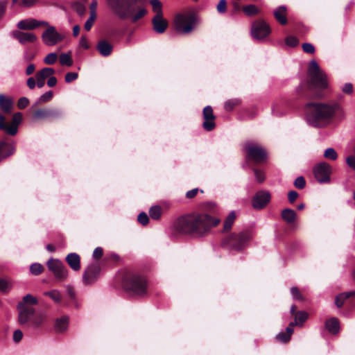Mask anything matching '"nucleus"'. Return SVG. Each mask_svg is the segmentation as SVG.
I'll list each match as a JSON object with an SVG mask.
<instances>
[{"mask_svg": "<svg viewBox=\"0 0 355 355\" xmlns=\"http://www.w3.org/2000/svg\"><path fill=\"white\" fill-rule=\"evenodd\" d=\"M202 207L208 213L194 211L179 217L173 223L175 230L179 234L194 236H204L208 234L212 227L219 224L220 220L211 215L216 209L214 203L205 202Z\"/></svg>", "mask_w": 355, "mask_h": 355, "instance_id": "nucleus-1", "label": "nucleus"}, {"mask_svg": "<svg viewBox=\"0 0 355 355\" xmlns=\"http://www.w3.org/2000/svg\"><path fill=\"white\" fill-rule=\"evenodd\" d=\"M305 109L309 123L315 128L326 127L334 119L341 121L345 116L343 109L336 101L310 102L306 103Z\"/></svg>", "mask_w": 355, "mask_h": 355, "instance_id": "nucleus-2", "label": "nucleus"}, {"mask_svg": "<svg viewBox=\"0 0 355 355\" xmlns=\"http://www.w3.org/2000/svg\"><path fill=\"white\" fill-rule=\"evenodd\" d=\"M328 87L326 73L315 60H311L308 67L307 79L298 88L300 96L308 99H320L324 96V90Z\"/></svg>", "mask_w": 355, "mask_h": 355, "instance_id": "nucleus-3", "label": "nucleus"}, {"mask_svg": "<svg viewBox=\"0 0 355 355\" xmlns=\"http://www.w3.org/2000/svg\"><path fill=\"white\" fill-rule=\"evenodd\" d=\"M113 12L121 19L136 23L147 14L148 0H107Z\"/></svg>", "mask_w": 355, "mask_h": 355, "instance_id": "nucleus-4", "label": "nucleus"}, {"mask_svg": "<svg viewBox=\"0 0 355 355\" xmlns=\"http://www.w3.org/2000/svg\"><path fill=\"white\" fill-rule=\"evenodd\" d=\"M36 297L31 294L25 295L17 304L19 311L18 321L21 325L30 324L34 327H40L45 320V315L42 313H35V309L30 305L37 304Z\"/></svg>", "mask_w": 355, "mask_h": 355, "instance_id": "nucleus-5", "label": "nucleus"}, {"mask_svg": "<svg viewBox=\"0 0 355 355\" xmlns=\"http://www.w3.org/2000/svg\"><path fill=\"white\" fill-rule=\"evenodd\" d=\"M121 282L123 290L131 296L143 297L148 293L147 279L139 272L123 271L121 275Z\"/></svg>", "mask_w": 355, "mask_h": 355, "instance_id": "nucleus-6", "label": "nucleus"}, {"mask_svg": "<svg viewBox=\"0 0 355 355\" xmlns=\"http://www.w3.org/2000/svg\"><path fill=\"white\" fill-rule=\"evenodd\" d=\"M250 240V234L248 231L239 233L233 232L225 236L221 241V246L229 250L241 251L245 248Z\"/></svg>", "mask_w": 355, "mask_h": 355, "instance_id": "nucleus-7", "label": "nucleus"}, {"mask_svg": "<svg viewBox=\"0 0 355 355\" xmlns=\"http://www.w3.org/2000/svg\"><path fill=\"white\" fill-rule=\"evenodd\" d=\"M197 21V14L193 10L178 13L174 18V27L178 32L189 33L194 29Z\"/></svg>", "mask_w": 355, "mask_h": 355, "instance_id": "nucleus-8", "label": "nucleus"}, {"mask_svg": "<svg viewBox=\"0 0 355 355\" xmlns=\"http://www.w3.org/2000/svg\"><path fill=\"white\" fill-rule=\"evenodd\" d=\"M246 162H252L256 164H263L268 159V153L264 148L253 141H245L243 144Z\"/></svg>", "mask_w": 355, "mask_h": 355, "instance_id": "nucleus-9", "label": "nucleus"}, {"mask_svg": "<svg viewBox=\"0 0 355 355\" xmlns=\"http://www.w3.org/2000/svg\"><path fill=\"white\" fill-rule=\"evenodd\" d=\"M40 105H32L31 114L35 121H54L63 116L62 109L55 107H40Z\"/></svg>", "mask_w": 355, "mask_h": 355, "instance_id": "nucleus-10", "label": "nucleus"}, {"mask_svg": "<svg viewBox=\"0 0 355 355\" xmlns=\"http://www.w3.org/2000/svg\"><path fill=\"white\" fill-rule=\"evenodd\" d=\"M22 120V114L20 112L14 114L10 124L6 121V117L0 113V130L5 131L7 134L14 136L17 133L18 125Z\"/></svg>", "mask_w": 355, "mask_h": 355, "instance_id": "nucleus-11", "label": "nucleus"}, {"mask_svg": "<svg viewBox=\"0 0 355 355\" xmlns=\"http://www.w3.org/2000/svg\"><path fill=\"white\" fill-rule=\"evenodd\" d=\"M48 269L59 282L64 281L68 276V270L59 259L51 258L47 261Z\"/></svg>", "mask_w": 355, "mask_h": 355, "instance_id": "nucleus-12", "label": "nucleus"}, {"mask_svg": "<svg viewBox=\"0 0 355 355\" xmlns=\"http://www.w3.org/2000/svg\"><path fill=\"white\" fill-rule=\"evenodd\" d=\"M331 166L329 164L322 162L318 163L313 168V174L317 181L321 184L330 182L331 174Z\"/></svg>", "mask_w": 355, "mask_h": 355, "instance_id": "nucleus-13", "label": "nucleus"}, {"mask_svg": "<svg viewBox=\"0 0 355 355\" xmlns=\"http://www.w3.org/2000/svg\"><path fill=\"white\" fill-rule=\"evenodd\" d=\"M101 267L98 261L90 263L83 274V282L85 285H92L97 281L100 276Z\"/></svg>", "mask_w": 355, "mask_h": 355, "instance_id": "nucleus-14", "label": "nucleus"}, {"mask_svg": "<svg viewBox=\"0 0 355 355\" xmlns=\"http://www.w3.org/2000/svg\"><path fill=\"white\" fill-rule=\"evenodd\" d=\"M271 33L270 25L263 19H257L252 25L251 33L256 40H263Z\"/></svg>", "mask_w": 355, "mask_h": 355, "instance_id": "nucleus-15", "label": "nucleus"}, {"mask_svg": "<svg viewBox=\"0 0 355 355\" xmlns=\"http://www.w3.org/2000/svg\"><path fill=\"white\" fill-rule=\"evenodd\" d=\"M47 28L43 32L42 39L43 42L47 46H55L64 39L63 35L60 34L54 26H46Z\"/></svg>", "mask_w": 355, "mask_h": 355, "instance_id": "nucleus-16", "label": "nucleus"}, {"mask_svg": "<svg viewBox=\"0 0 355 355\" xmlns=\"http://www.w3.org/2000/svg\"><path fill=\"white\" fill-rule=\"evenodd\" d=\"M202 116L204 121L202 123V128L207 132L212 131L216 128V116L214 114V111L210 105L204 107L202 110Z\"/></svg>", "mask_w": 355, "mask_h": 355, "instance_id": "nucleus-17", "label": "nucleus"}, {"mask_svg": "<svg viewBox=\"0 0 355 355\" xmlns=\"http://www.w3.org/2000/svg\"><path fill=\"white\" fill-rule=\"evenodd\" d=\"M270 194L267 191H259L257 192L252 198V207L255 209H263L270 201Z\"/></svg>", "mask_w": 355, "mask_h": 355, "instance_id": "nucleus-18", "label": "nucleus"}, {"mask_svg": "<svg viewBox=\"0 0 355 355\" xmlns=\"http://www.w3.org/2000/svg\"><path fill=\"white\" fill-rule=\"evenodd\" d=\"M16 152L15 143L0 141V163L6 158L13 155Z\"/></svg>", "mask_w": 355, "mask_h": 355, "instance_id": "nucleus-19", "label": "nucleus"}, {"mask_svg": "<svg viewBox=\"0 0 355 355\" xmlns=\"http://www.w3.org/2000/svg\"><path fill=\"white\" fill-rule=\"evenodd\" d=\"M41 26H48L45 21H38L35 19L21 20L17 24V28L21 30H34Z\"/></svg>", "mask_w": 355, "mask_h": 355, "instance_id": "nucleus-20", "label": "nucleus"}, {"mask_svg": "<svg viewBox=\"0 0 355 355\" xmlns=\"http://www.w3.org/2000/svg\"><path fill=\"white\" fill-rule=\"evenodd\" d=\"M152 25L155 33L162 34L166 31L168 22L164 18V15L154 16L152 19Z\"/></svg>", "mask_w": 355, "mask_h": 355, "instance_id": "nucleus-21", "label": "nucleus"}, {"mask_svg": "<svg viewBox=\"0 0 355 355\" xmlns=\"http://www.w3.org/2000/svg\"><path fill=\"white\" fill-rule=\"evenodd\" d=\"M13 37L21 44H25L28 42L35 43L37 40V37L35 34L28 32L17 31L13 33Z\"/></svg>", "mask_w": 355, "mask_h": 355, "instance_id": "nucleus-22", "label": "nucleus"}, {"mask_svg": "<svg viewBox=\"0 0 355 355\" xmlns=\"http://www.w3.org/2000/svg\"><path fill=\"white\" fill-rule=\"evenodd\" d=\"M113 45L105 39L99 40L96 45V49L99 53L104 57L110 55L113 51Z\"/></svg>", "mask_w": 355, "mask_h": 355, "instance_id": "nucleus-23", "label": "nucleus"}, {"mask_svg": "<svg viewBox=\"0 0 355 355\" xmlns=\"http://www.w3.org/2000/svg\"><path fill=\"white\" fill-rule=\"evenodd\" d=\"M65 261L73 270L79 271L80 270V257L77 253L68 254Z\"/></svg>", "mask_w": 355, "mask_h": 355, "instance_id": "nucleus-24", "label": "nucleus"}, {"mask_svg": "<svg viewBox=\"0 0 355 355\" xmlns=\"http://www.w3.org/2000/svg\"><path fill=\"white\" fill-rule=\"evenodd\" d=\"M286 8L284 6H279L273 12L275 19L281 25H286L288 23Z\"/></svg>", "mask_w": 355, "mask_h": 355, "instance_id": "nucleus-25", "label": "nucleus"}, {"mask_svg": "<svg viewBox=\"0 0 355 355\" xmlns=\"http://www.w3.org/2000/svg\"><path fill=\"white\" fill-rule=\"evenodd\" d=\"M281 217L286 223L292 224L297 219V214L293 209L286 208L282 211Z\"/></svg>", "mask_w": 355, "mask_h": 355, "instance_id": "nucleus-26", "label": "nucleus"}, {"mask_svg": "<svg viewBox=\"0 0 355 355\" xmlns=\"http://www.w3.org/2000/svg\"><path fill=\"white\" fill-rule=\"evenodd\" d=\"M291 314L294 316L296 321L302 325L308 318V314L305 311H297V306L293 304L291 308Z\"/></svg>", "mask_w": 355, "mask_h": 355, "instance_id": "nucleus-27", "label": "nucleus"}, {"mask_svg": "<svg viewBox=\"0 0 355 355\" xmlns=\"http://www.w3.org/2000/svg\"><path fill=\"white\" fill-rule=\"evenodd\" d=\"M12 101L11 98L0 94V109L6 114H10L12 109Z\"/></svg>", "mask_w": 355, "mask_h": 355, "instance_id": "nucleus-28", "label": "nucleus"}, {"mask_svg": "<svg viewBox=\"0 0 355 355\" xmlns=\"http://www.w3.org/2000/svg\"><path fill=\"white\" fill-rule=\"evenodd\" d=\"M354 297H355L354 291L340 293L335 298V304L337 307L340 308L347 300Z\"/></svg>", "mask_w": 355, "mask_h": 355, "instance_id": "nucleus-29", "label": "nucleus"}, {"mask_svg": "<svg viewBox=\"0 0 355 355\" xmlns=\"http://www.w3.org/2000/svg\"><path fill=\"white\" fill-rule=\"evenodd\" d=\"M69 324V318L66 315L58 318L55 323V329L58 332H63L67 330Z\"/></svg>", "mask_w": 355, "mask_h": 355, "instance_id": "nucleus-30", "label": "nucleus"}, {"mask_svg": "<svg viewBox=\"0 0 355 355\" xmlns=\"http://www.w3.org/2000/svg\"><path fill=\"white\" fill-rule=\"evenodd\" d=\"M327 329L331 334H337L339 331V321L336 318H331L325 322Z\"/></svg>", "mask_w": 355, "mask_h": 355, "instance_id": "nucleus-31", "label": "nucleus"}, {"mask_svg": "<svg viewBox=\"0 0 355 355\" xmlns=\"http://www.w3.org/2000/svg\"><path fill=\"white\" fill-rule=\"evenodd\" d=\"M293 330H291L290 328H286V331L280 332L278 334L275 339L277 341L282 343H287L291 338V335L293 334Z\"/></svg>", "mask_w": 355, "mask_h": 355, "instance_id": "nucleus-32", "label": "nucleus"}, {"mask_svg": "<svg viewBox=\"0 0 355 355\" xmlns=\"http://www.w3.org/2000/svg\"><path fill=\"white\" fill-rule=\"evenodd\" d=\"M148 3L152 6V10L155 13V16H162L163 14V5L159 0H149Z\"/></svg>", "mask_w": 355, "mask_h": 355, "instance_id": "nucleus-33", "label": "nucleus"}, {"mask_svg": "<svg viewBox=\"0 0 355 355\" xmlns=\"http://www.w3.org/2000/svg\"><path fill=\"white\" fill-rule=\"evenodd\" d=\"M236 219V214L234 211L229 214L227 217L224 221L223 232H228L231 230L232 226Z\"/></svg>", "mask_w": 355, "mask_h": 355, "instance_id": "nucleus-34", "label": "nucleus"}, {"mask_svg": "<svg viewBox=\"0 0 355 355\" xmlns=\"http://www.w3.org/2000/svg\"><path fill=\"white\" fill-rule=\"evenodd\" d=\"M53 97V92L52 91H49L43 94L37 100V101L33 105H40L42 103H48L52 100Z\"/></svg>", "mask_w": 355, "mask_h": 355, "instance_id": "nucleus-35", "label": "nucleus"}, {"mask_svg": "<svg viewBox=\"0 0 355 355\" xmlns=\"http://www.w3.org/2000/svg\"><path fill=\"white\" fill-rule=\"evenodd\" d=\"M242 10L245 15L249 17L254 16L259 13V8L253 4L244 6L242 8Z\"/></svg>", "mask_w": 355, "mask_h": 355, "instance_id": "nucleus-36", "label": "nucleus"}, {"mask_svg": "<svg viewBox=\"0 0 355 355\" xmlns=\"http://www.w3.org/2000/svg\"><path fill=\"white\" fill-rule=\"evenodd\" d=\"M241 103V100L239 98H232L225 103L224 108L227 112L232 111L236 107Z\"/></svg>", "mask_w": 355, "mask_h": 355, "instance_id": "nucleus-37", "label": "nucleus"}, {"mask_svg": "<svg viewBox=\"0 0 355 355\" xmlns=\"http://www.w3.org/2000/svg\"><path fill=\"white\" fill-rule=\"evenodd\" d=\"M44 295L51 297L56 303H60L62 301V295L58 290L46 291Z\"/></svg>", "mask_w": 355, "mask_h": 355, "instance_id": "nucleus-38", "label": "nucleus"}, {"mask_svg": "<svg viewBox=\"0 0 355 355\" xmlns=\"http://www.w3.org/2000/svg\"><path fill=\"white\" fill-rule=\"evenodd\" d=\"M60 63L62 65L71 67L73 64V60L70 54L62 53L60 55Z\"/></svg>", "mask_w": 355, "mask_h": 355, "instance_id": "nucleus-39", "label": "nucleus"}, {"mask_svg": "<svg viewBox=\"0 0 355 355\" xmlns=\"http://www.w3.org/2000/svg\"><path fill=\"white\" fill-rule=\"evenodd\" d=\"M162 208L159 206H153L149 210L150 216L154 220H158L162 215Z\"/></svg>", "mask_w": 355, "mask_h": 355, "instance_id": "nucleus-40", "label": "nucleus"}, {"mask_svg": "<svg viewBox=\"0 0 355 355\" xmlns=\"http://www.w3.org/2000/svg\"><path fill=\"white\" fill-rule=\"evenodd\" d=\"M71 8L80 16H83L86 10L85 6L79 1L73 2L72 3Z\"/></svg>", "mask_w": 355, "mask_h": 355, "instance_id": "nucleus-41", "label": "nucleus"}, {"mask_svg": "<svg viewBox=\"0 0 355 355\" xmlns=\"http://www.w3.org/2000/svg\"><path fill=\"white\" fill-rule=\"evenodd\" d=\"M324 157L327 159L334 161L338 158V153L333 148H329L324 150Z\"/></svg>", "mask_w": 355, "mask_h": 355, "instance_id": "nucleus-42", "label": "nucleus"}, {"mask_svg": "<svg viewBox=\"0 0 355 355\" xmlns=\"http://www.w3.org/2000/svg\"><path fill=\"white\" fill-rule=\"evenodd\" d=\"M44 270V266L38 263H35L31 265L30 271L34 275H40Z\"/></svg>", "mask_w": 355, "mask_h": 355, "instance_id": "nucleus-43", "label": "nucleus"}, {"mask_svg": "<svg viewBox=\"0 0 355 355\" xmlns=\"http://www.w3.org/2000/svg\"><path fill=\"white\" fill-rule=\"evenodd\" d=\"M55 72V69L51 67H45L37 71V73L41 75L45 80L53 76Z\"/></svg>", "mask_w": 355, "mask_h": 355, "instance_id": "nucleus-44", "label": "nucleus"}, {"mask_svg": "<svg viewBox=\"0 0 355 355\" xmlns=\"http://www.w3.org/2000/svg\"><path fill=\"white\" fill-rule=\"evenodd\" d=\"M285 103L283 101H279L273 104L272 107V112L274 115L279 116L284 114V112L281 110L280 107Z\"/></svg>", "mask_w": 355, "mask_h": 355, "instance_id": "nucleus-45", "label": "nucleus"}, {"mask_svg": "<svg viewBox=\"0 0 355 355\" xmlns=\"http://www.w3.org/2000/svg\"><path fill=\"white\" fill-rule=\"evenodd\" d=\"M58 59V55L55 53H49L44 58V62L46 64H53Z\"/></svg>", "mask_w": 355, "mask_h": 355, "instance_id": "nucleus-46", "label": "nucleus"}, {"mask_svg": "<svg viewBox=\"0 0 355 355\" xmlns=\"http://www.w3.org/2000/svg\"><path fill=\"white\" fill-rule=\"evenodd\" d=\"M285 42L289 46L295 47L298 45L299 40L295 36L289 35L286 37Z\"/></svg>", "mask_w": 355, "mask_h": 355, "instance_id": "nucleus-47", "label": "nucleus"}, {"mask_svg": "<svg viewBox=\"0 0 355 355\" xmlns=\"http://www.w3.org/2000/svg\"><path fill=\"white\" fill-rule=\"evenodd\" d=\"M294 186L298 189H302L306 186V181L304 177L300 176L294 181Z\"/></svg>", "mask_w": 355, "mask_h": 355, "instance_id": "nucleus-48", "label": "nucleus"}, {"mask_svg": "<svg viewBox=\"0 0 355 355\" xmlns=\"http://www.w3.org/2000/svg\"><path fill=\"white\" fill-rule=\"evenodd\" d=\"M40 0H21L19 7L31 8L34 6Z\"/></svg>", "mask_w": 355, "mask_h": 355, "instance_id": "nucleus-49", "label": "nucleus"}, {"mask_svg": "<svg viewBox=\"0 0 355 355\" xmlns=\"http://www.w3.org/2000/svg\"><path fill=\"white\" fill-rule=\"evenodd\" d=\"M137 220L142 225H146L149 222V218L145 212H141L138 215Z\"/></svg>", "mask_w": 355, "mask_h": 355, "instance_id": "nucleus-50", "label": "nucleus"}, {"mask_svg": "<svg viewBox=\"0 0 355 355\" xmlns=\"http://www.w3.org/2000/svg\"><path fill=\"white\" fill-rule=\"evenodd\" d=\"M78 77V74L76 72H68L66 73L64 79L67 83H71L76 80Z\"/></svg>", "mask_w": 355, "mask_h": 355, "instance_id": "nucleus-51", "label": "nucleus"}, {"mask_svg": "<svg viewBox=\"0 0 355 355\" xmlns=\"http://www.w3.org/2000/svg\"><path fill=\"white\" fill-rule=\"evenodd\" d=\"M29 104V100L26 97H21L17 102V107L20 110L26 108Z\"/></svg>", "mask_w": 355, "mask_h": 355, "instance_id": "nucleus-52", "label": "nucleus"}, {"mask_svg": "<svg viewBox=\"0 0 355 355\" xmlns=\"http://www.w3.org/2000/svg\"><path fill=\"white\" fill-rule=\"evenodd\" d=\"M302 49L305 53L309 54H313L315 51L314 46L310 43H304L302 44Z\"/></svg>", "mask_w": 355, "mask_h": 355, "instance_id": "nucleus-53", "label": "nucleus"}, {"mask_svg": "<svg viewBox=\"0 0 355 355\" xmlns=\"http://www.w3.org/2000/svg\"><path fill=\"white\" fill-rule=\"evenodd\" d=\"M254 173L257 180L259 182L261 183L265 180V175L262 171L257 169V168H254Z\"/></svg>", "mask_w": 355, "mask_h": 355, "instance_id": "nucleus-54", "label": "nucleus"}, {"mask_svg": "<svg viewBox=\"0 0 355 355\" xmlns=\"http://www.w3.org/2000/svg\"><path fill=\"white\" fill-rule=\"evenodd\" d=\"M199 191H200L201 193H203V190H200L198 188L193 189L190 191H188L186 193L185 196L188 199H193L197 196V194Z\"/></svg>", "mask_w": 355, "mask_h": 355, "instance_id": "nucleus-55", "label": "nucleus"}, {"mask_svg": "<svg viewBox=\"0 0 355 355\" xmlns=\"http://www.w3.org/2000/svg\"><path fill=\"white\" fill-rule=\"evenodd\" d=\"M217 11L219 13H225L227 10V1L226 0H220L217 5Z\"/></svg>", "mask_w": 355, "mask_h": 355, "instance_id": "nucleus-56", "label": "nucleus"}, {"mask_svg": "<svg viewBox=\"0 0 355 355\" xmlns=\"http://www.w3.org/2000/svg\"><path fill=\"white\" fill-rule=\"evenodd\" d=\"M35 79L38 88H42L44 86L45 79L37 72L35 74Z\"/></svg>", "mask_w": 355, "mask_h": 355, "instance_id": "nucleus-57", "label": "nucleus"}, {"mask_svg": "<svg viewBox=\"0 0 355 355\" xmlns=\"http://www.w3.org/2000/svg\"><path fill=\"white\" fill-rule=\"evenodd\" d=\"M8 3V0L0 1V20L3 18L6 13V7Z\"/></svg>", "mask_w": 355, "mask_h": 355, "instance_id": "nucleus-58", "label": "nucleus"}, {"mask_svg": "<svg viewBox=\"0 0 355 355\" xmlns=\"http://www.w3.org/2000/svg\"><path fill=\"white\" fill-rule=\"evenodd\" d=\"M9 288V283L6 279L0 278V291L1 292L6 293Z\"/></svg>", "mask_w": 355, "mask_h": 355, "instance_id": "nucleus-59", "label": "nucleus"}, {"mask_svg": "<svg viewBox=\"0 0 355 355\" xmlns=\"http://www.w3.org/2000/svg\"><path fill=\"white\" fill-rule=\"evenodd\" d=\"M103 255V250L101 247H97L93 252V257L96 260L100 259Z\"/></svg>", "mask_w": 355, "mask_h": 355, "instance_id": "nucleus-60", "label": "nucleus"}, {"mask_svg": "<svg viewBox=\"0 0 355 355\" xmlns=\"http://www.w3.org/2000/svg\"><path fill=\"white\" fill-rule=\"evenodd\" d=\"M23 338V332L17 329L13 333V340L15 343H19Z\"/></svg>", "mask_w": 355, "mask_h": 355, "instance_id": "nucleus-61", "label": "nucleus"}, {"mask_svg": "<svg viewBox=\"0 0 355 355\" xmlns=\"http://www.w3.org/2000/svg\"><path fill=\"white\" fill-rule=\"evenodd\" d=\"M291 291L294 298L299 300H303V297L297 287H293Z\"/></svg>", "mask_w": 355, "mask_h": 355, "instance_id": "nucleus-62", "label": "nucleus"}, {"mask_svg": "<svg viewBox=\"0 0 355 355\" xmlns=\"http://www.w3.org/2000/svg\"><path fill=\"white\" fill-rule=\"evenodd\" d=\"M67 293L71 301H74L76 300V292L74 288L71 286H67Z\"/></svg>", "mask_w": 355, "mask_h": 355, "instance_id": "nucleus-63", "label": "nucleus"}, {"mask_svg": "<svg viewBox=\"0 0 355 355\" xmlns=\"http://www.w3.org/2000/svg\"><path fill=\"white\" fill-rule=\"evenodd\" d=\"M346 162L349 167L355 171V157L353 155L348 156L346 159Z\"/></svg>", "mask_w": 355, "mask_h": 355, "instance_id": "nucleus-64", "label": "nucleus"}]
</instances>
